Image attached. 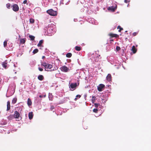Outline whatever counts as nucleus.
Segmentation results:
<instances>
[{
	"label": "nucleus",
	"instance_id": "412c9836",
	"mask_svg": "<svg viewBox=\"0 0 151 151\" xmlns=\"http://www.w3.org/2000/svg\"><path fill=\"white\" fill-rule=\"evenodd\" d=\"M75 49L78 51H80L81 50V47H80L76 46L75 47Z\"/></svg>",
	"mask_w": 151,
	"mask_h": 151
},
{
	"label": "nucleus",
	"instance_id": "2eb2a0df",
	"mask_svg": "<svg viewBox=\"0 0 151 151\" xmlns=\"http://www.w3.org/2000/svg\"><path fill=\"white\" fill-rule=\"evenodd\" d=\"M2 65L3 67L6 69L7 67V63L6 62H3L2 63Z\"/></svg>",
	"mask_w": 151,
	"mask_h": 151
},
{
	"label": "nucleus",
	"instance_id": "20e7f679",
	"mask_svg": "<svg viewBox=\"0 0 151 151\" xmlns=\"http://www.w3.org/2000/svg\"><path fill=\"white\" fill-rule=\"evenodd\" d=\"M60 69L61 71L65 72H67L69 70V69L66 66L64 65L60 68Z\"/></svg>",
	"mask_w": 151,
	"mask_h": 151
},
{
	"label": "nucleus",
	"instance_id": "dca6fc26",
	"mask_svg": "<svg viewBox=\"0 0 151 151\" xmlns=\"http://www.w3.org/2000/svg\"><path fill=\"white\" fill-rule=\"evenodd\" d=\"M26 38L21 39H20V42L21 44H24L26 42Z\"/></svg>",
	"mask_w": 151,
	"mask_h": 151
},
{
	"label": "nucleus",
	"instance_id": "f704fd0d",
	"mask_svg": "<svg viewBox=\"0 0 151 151\" xmlns=\"http://www.w3.org/2000/svg\"><path fill=\"white\" fill-rule=\"evenodd\" d=\"M76 97L80 98L81 97V96L80 95H76Z\"/></svg>",
	"mask_w": 151,
	"mask_h": 151
},
{
	"label": "nucleus",
	"instance_id": "f257e3e1",
	"mask_svg": "<svg viewBox=\"0 0 151 151\" xmlns=\"http://www.w3.org/2000/svg\"><path fill=\"white\" fill-rule=\"evenodd\" d=\"M41 65L43 66L45 68V70L47 71H52L54 69H51L52 67V65L51 64H49L45 62L42 63Z\"/></svg>",
	"mask_w": 151,
	"mask_h": 151
},
{
	"label": "nucleus",
	"instance_id": "7ed1b4c3",
	"mask_svg": "<svg viewBox=\"0 0 151 151\" xmlns=\"http://www.w3.org/2000/svg\"><path fill=\"white\" fill-rule=\"evenodd\" d=\"M117 6L116 4L115 5V6H111L108 7L107 9L110 11L114 12L117 9Z\"/></svg>",
	"mask_w": 151,
	"mask_h": 151
},
{
	"label": "nucleus",
	"instance_id": "6ab92c4d",
	"mask_svg": "<svg viewBox=\"0 0 151 151\" xmlns=\"http://www.w3.org/2000/svg\"><path fill=\"white\" fill-rule=\"evenodd\" d=\"M14 118L13 115L10 114L8 117L7 118L9 120H11L13 119Z\"/></svg>",
	"mask_w": 151,
	"mask_h": 151
},
{
	"label": "nucleus",
	"instance_id": "4c0bfd02",
	"mask_svg": "<svg viewBox=\"0 0 151 151\" xmlns=\"http://www.w3.org/2000/svg\"><path fill=\"white\" fill-rule=\"evenodd\" d=\"M43 96L44 97H45V95H44V96H42V95H40L39 96V97L40 98H42Z\"/></svg>",
	"mask_w": 151,
	"mask_h": 151
},
{
	"label": "nucleus",
	"instance_id": "79ce46f5",
	"mask_svg": "<svg viewBox=\"0 0 151 151\" xmlns=\"http://www.w3.org/2000/svg\"><path fill=\"white\" fill-rule=\"evenodd\" d=\"M77 99L76 98H75V100H76Z\"/></svg>",
	"mask_w": 151,
	"mask_h": 151
},
{
	"label": "nucleus",
	"instance_id": "9d476101",
	"mask_svg": "<svg viewBox=\"0 0 151 151\" xmlns=\"http://www.w3.org/2000/svg\"><path fill=\"white\" fill-rule=\"evenodd\" d=\"M106 80L108 81H110L111 80V75L110 74H108L106 77Z\"/></svg>",
	"mask_w": 151,
	"mask_h": 151
},
{
	"label": "nucleus",
	"instance_id": "72a5a7b5",
	"mask_svg": "<svg viewBox=\"0 0 151 151\" xmlns=\"http://www.w3.org/2000/svg\"><path fill=\"white\" fill-rule=\"evenodd\" d=\"M38 69L40 71H42L43 70V68H40V67L38 68Z\"/></svg>",
	"mask_w": 151,
	"mask_h": 151
},
{
	"label": "nucleus",
	"instance_id": "4468645a",
	"mask_svg": "<svg viewBox=\"0 0 151 151\" xmlns=\"http://www.w3.org/2000/svg\"><path fill=\"white\" fill-rule=\"evenodd\" d=\"M27 104L29 106L31 105L32 104V102L31 99L29 98H28V99Z\"/></svg>",
	"mask_w": 151,
	"mask_h": 151
},
{
	"label": "nucleus",
	"instance_id": "473e14b6",
	"mask_svg": "<svg viewBox=\"0 0 151 151\" xmlns=\"http://www.w3.org/2000/svg\"><path fill=\"white\" fill-rule=\"evenodd\" d=\"M138 34V32H134L133 33V35L134 36H136Z\"/></svg>",
	"mask_w": 151,
	"mask_h": 151
},
{
	"label": "nucleus",
	"instance_id": "c9c22d12",
	"mask_svg": "<svg viewBox=\"0 0 151 151\" xmlns=\"http://www.w3.org/2000/svg\"><path fill=\"white\" fill-rule=\"evenodd\" d=\"M27 3V1L26 0H25L23 2V3L24 4H26Z\"/></svg>",
	"mask_w": 151,
	"mask_h": 151
},
{
	"label": "nucleus",
	"instance_id": "9b49d317",
	"mask_svg": "<svg viewBox=\"0 0 151 151\" xmlns=\"http://www.w3.org/2000/svg\"><path fill=\"white\" fill-rule=\"evenodd\" d=\"M7 104V109L6 111H8L10 109V104L9 101H8Z\"/></svg>",
	"mask_w": 151,
	"mask_h": 151
},
{
	"label": "nucleus",
	"instance_id": "393cba45",
	"mask_svg": "<svg viewBox=\"0 0 151 151\" xmlns=\"http://www.w3.org/2000/svg\"><path fill=\"white\" fill-rule=\"evenodd\" d=\"M35 20L32 18H31L29 19L30 23L31 24H33Z\"/></svg>",
	"mask_w": 151,
	"mask_h": 151
},
{
	"label": "nucleus",
	"instance_id": "4be33fe9",
	"mask_svg": "<svg viewBox=\"0 0 151 151\" xmlns=\"http://www.w3.org/2000/svg\"><path fill=\"white\" fill-rule=\"evenodd\" d=\"M72 55V54L71 53H68L66 54V57L67 58H70Z\"/></svg>",
	"mask_w": 151,
	"mask_h": 151
},
{
	"label": "nucleus",
	"instance_id": "f3484780",
	"mask_svg": "<svg viewBox=\"0 0 151 151\" xmlns=\"http://www.w3.org/2000/svg\"><path fill=\"white\" fill-rule=\"evenodd\" d=\"M43 40H41L40 41L39 43L38 44L37 46L38 47H40L41 46L42 44L43 43Z\"/></svg>",
	"mask_w": 151,
	"mask_h": 151
},
{
	"label": "nucleus",
	"instance_id": "b1692460",
	"mask_svg": "<svg viewBox=\"0 0 151 151\" xmlns=\"http://www.w3.org/2000/svg\"><path fill=\"white\" fill-rule=\"evenodd\" d=\"M38 52V50L37 49H35L32 52V53L33 54H35L36 53Z\"/></svg>",
	"mask_w": 151,
	"mask_h": 151
},
{
	"label": "nucleus",
	"instance_id": "ddd939ff",
	"mask_svg": "<svg viewBox=\"0 0 151 151\" xmlns=\"http://www.w3.org/2000/svg\"><path fill=\"white\" fill-rule=\"evenodd\" d=\"M28 116L29 118L30 119H32L33 116V112H29V113Z\"/></svg>",
	"mask_w": 151,
	"mask_h": 151
},
{
	"label": "nucleus",
	"instance_id": "f8f14e48",
	"mask_svg": "<svg viewBox=\"0 0 151 151\" xmlns=\"http://www.w3.org/2000/svg\"><path fill=\"white\" fill-rule=\"evenodd\" d=\"M37 78L39 80L42 81L44 80V78L43 75H40L38 76Z\"/></svg>",
	"mask_w": 151,
	"mask_h": 151
},
{
	"label": "nucleus",
	"instance_id": "c756f323",
	"mask_svg": "<svg viewBox=\"0 0 151 151\" xmlns=\"http://www.w3.org/2000/svg\"><path fill=\"white\" fill-rule=\"evenodd\" d=\"M95 97L94 96H93L92 99V101L93 103L94 102H95Z\"/></svg>",
	"mask_w": 151,
	"mask_h": 151
},
{
	"label": "nucleus",
	"instance_id": "a878e982",
	"mask_svg": "<svg viewBox=\"0 0 151 151\" xmlns=\"http://www.w3.org/2000/svg\"><path fill=\"white\" fill-rule=\"evenodd\" d=\"M117 29H119V30L118 31L119 32H121V30H123V28H122L120 26H118L117 27Z\"/></svg>",
	"mask_w": 151,
	"mask_h": 151
},
{
	"label": "nucleus",
	"instance_id": "5701e85b",
	"mask_svg": "<svg viewBox=\"0 0 151 151\" xmlns=\"http://www.w3.org/2000/svg\"><path fill=\"white\" fill-rule=\"evenodd\" d=\"M29 37L30 38L31 40H35V37L33 36L29 35Z\"/></svg>",
	"mask_w": 151,
	"mask_h": 151
},
{
	"label": "nucleus",
	"instance_id": "0eeeda50",
	"mask_svg": "<svg viewBox=\"0 0 151 151\" xmlns=\"http://www.w3.org/2000/svg\"><path fill=\"white\" fill-rule=\"evenodd\" d=\"M14 118L15 119H19V117L20 116V114L17 111H14V114L13 115Z\"/></svg>",
	"mask_w": 151,
	"mask_h": 151
},
{
	"label": "nucleus",
	"instance_id": "a19ab883",
	"mask_svg": "<svg viewBox=\"0 0 151 151\" xmlns=\"http://www.w3.org/2000/svg\"><path fill=\"white\" fill-rule=\"evenodd\" d=\"M113 41V40H110V41Z\"/></svg>",
	"mask_w": 151,
	"mask_h": 151
},
{
	"label": "nucleus",
	"instance_id": "a211bd4d",
	"mask_svg": "<svg viewBox=\"0 0 151 151\" xmlns=\"http://www.w3.org/2000/svg\"><path fill=\"white\" fill-rule=\"evenodd\" d=\"M132 51L133 53H135L137 52V50L136 49L134 46H133L132 47Z\"/></svg>",
	"mask_w": 151,
	"mask_h": 151
},
{
	"label": "nucleus",
	"instance_id": "7c9ffc66",
	"mask_svg": "<svg viewBox=\"0 0 151 151\" xmlns=\"http://www.w3.org/2000/svg\"><path fill=\"white\" fill-rule=\"evenodd\" d=\"M121 49L120 47L119 46H117L116 48V50L117 51Z\"/></svg>",
	"mask_w": 151,
	"mask_h": 151
},
{
	"label": "nucleus",
	"instance_id": "6e6552de",
	"mask_svg": "<svg viewBox=\"0 0 151 151\" xmlns=\"http://www.w3.org/2000/svg\"><path fill=\"white\" fill-rule=\"evenodd\" d=\"M108 35L110 37V38L114 37H117L119 36V35H118L112 33H110L108 34Z\"/></svg>",
	"mask_w": 151,
	"mask_h": 151
},
{
	"label": "nucleus",
	"instance_id": "cd10ccee",
	"mask_svg": "<svg viewBox=\"0 0 151 151\" xmlns=\"http://www.w3.org/2000/svg\"><path fill=\"white\" fill-rule=\"evenodd\" d=\"M6 6L8 9L10 8V4L9 3H8L6 4Z\"/></svg>",
	"mask_w": 151,
	"mask_h": 151
},
{
	"label": "nucleus",
	"instance_id": "c85d7f7f",
	"mask_svg": "<svg viewBox=\"0 0 151 151\" xmlns=\"http://www.w3.org/2000/svg\"><path fill=\"white\" fill-rule=\"evenodd\" d=\"M93 111L95 113H97L98 111V110L97 109H94L93 110Z\"/></svg>",
	"mask_w": 151,
	"mask_h": 151
},
{
	"label": "nucleus",
	"instance_id": "f03ea898",
	"mask_svg": "<svg viewBox=\"0 0 151 151\" xmlns=\"http://www.w3.org/2000/svg\"><path fill=\"white\" fill-rule=\"evenodd\" d=\"M47 12L50 15L52 16H55L57 14V12L56 11L53 10L52 9L47 10Z\"/></svg>",
	"mask_w": 151,
	"mask_h": 151
},
{
	"label": "nucleus",
	"instance_id": "423d86ee",
	"mask_svg": "<svg viewBox=\"0 0 151 151\" xmlns=\"http://www.w3.org/2000/svg\"><path fill=\"white\" fill-rule=\"evenodd\" d=\"M105 87L104 85L102 84H100L98 86L97 89L98 91H101L103 90Z\"/></svg>",
	"mask_w": 151,
	"mask_h": 151
},
{
	"label": "nucleus",
	"instance_id": "bb28decb",
	"mask_svg": "<svg viewBox=\"0 0 151 151\" xmlns=\"http://www.w3.org/2000/svg\"><path fill=\"white\" fill-rule=\"evenodd\" d=\"M7 45V41H5L4 42V47H6Z\"/></svg>",
	"mask_w": 151,
	"mask_h": 151
},
{
	"label": "nucleus",
	"instance_id": "aec40b11",
	"mask_svg": "<svg viewBox=\"0 0 151 151\" xmlns=\"http://www.w3.org/2000/svg\"><path fill=\"white\" fill-rule=\"evenodd\" d=\"M17 101V99L16 98H14L12 100V103L15 104L16 103Z\"/></svg>",
	"mask_w": 151,
	"mask_h": 151
},
{
	"label": "nucleus",
	"instance_id": "ea45409f",
	"mask_svg": "<svg viewBox=\"0 0 151 151\" xmlns=\"http://www.w3.org/2000/svg\"><path fill=\"white\" fill-rule=\"evenodd\" d=\"M45 56H43L42 57V59H44V58H45Z\"/></svg>",
	"mask_w": 151,
	"mask_h": 151
},
{
	"label": "nucleus",
	"instance_id": "1a4fd4ad",
	"mask_svg": "<svg viewBox=\"0 0 151 151\" xmlns=\"http://www.w3.org/2000/svg\"><path fill=\"white\" fill-rule=\"evenodd\" d=\"M77 86L76 83H71L70 85V88H75Z\"/></svg>",
	"mask_w": 151,
	"mask_h": 151
},
{
	"label": "nucleus",
	"instance_id": "e433bc0d",
	"mask_svg": "<svg viewBox=\"0 0 151 151\" xmlns=\"http://www.w3.org/2000/svg\"><path fill=\"white\" fill-rule=\"evenodd\" d=\"M54 106H51V108H50V109H51V110H52V109H54Z\"/></svg>",
	"mask_w": 151,
	"mask_h": 151
},
{
	"label": "nucleus",
	"instance_id": "2f4dec72",
	"mask_svg": "<svg viewBox=\"0 0 151 151\" xmlns=\"http://www.w3.org/2000/svg\"><path fill=\"white\" fill-rule=\"evenodd\" d=\"M94 106L95 107L97 108L98 106L99 105V104L97 103H95L94 104Z\"/></svg>",
	"mask_w": 151,
	"mask_h": 151
},
{
	"label": "nucleus",
	"instance_id": "58836bf2",
	"mask_svg": "<svg viewBox=\"0 0 151 151\" xmlns=\"http://www.w3.org/2000/svg\"><path fill=\"white\" fill-rule=\"evenodd\" d=\"M124 2L126 3H127V2H128L129 1H128V0H124Z\"/></svg>",
	"mask_w": 151,
	"mask_h": 151
},
{
	"label": "nucleus",
	"instance_id": "39448f33",
	"mask_svg": "<svg viewBox=\"0 0 151 151\" xmlns=\"http://www.w3.org/2000/svg\"><path fill=\"white\" fill-rule=\"evenodd\" d=\"M12 9L14 12L18 11L19 10V7L17 4H15L12 6Z\"/></svg>",
	"mask_w": 151,
	"mask_h": 151
}]
</instances>
